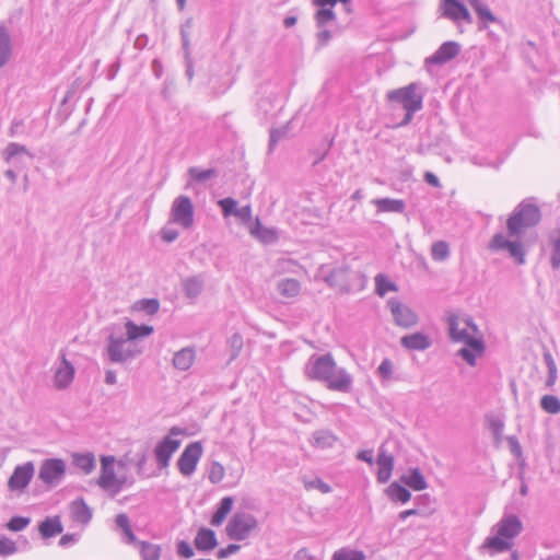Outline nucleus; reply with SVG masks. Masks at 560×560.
Here are the masks:
<instances>
[{"instance_id":"obj_1","label":"nucleus","mask_w":560,"mask_h":560,"mask_svg":"<svg viewBox=\"0 0 560 560\" xmlns=\"http://www.w3.org/2000/svg\"><path fill=\"white\" fill-rule=\"evenodd\" d=\"M540 221V208L533 199L522 200L506 220L508 235L515 240H509L502 233H495L488 248L493 252L506 250L518 265H524L526 250L518 238L527 229L535 228Z\"/></svg>"},{"instance_id":"obj_2","label":"nucleus","mask_w":560,"mask_h":560,"mask_svg":"<svg viewBox=\"0 0 560 560\" xmlns=\"http://www.w3.org/2000/svg\"><path fill=\"white\" fill-rule=\"evenodd\" d=\"M305 374L310 380L325 382L330 390L349 393L352 386V376L343 368H337L331 353L313 354L305 366Z\"/></svg>"},{"instance_id":"obj_3","label":"nucleus","mask_w":560,"mask_h":560,"mask_svg":"<svg viewBox=\"0 0 560 560\" xmlns=\"http://www.w3.org/2000/svg\"><path fill=\"white\" fill-rule=\"evenodd\" d=\"M448 336L454 342H463L464 347L457 351L460 357L470 366L476 365V359L482 357L486 351V343L482 336H474L467 329H459V318L457 315L452 314L447 318Z\"/></svg>"},{"instance_id":"obj_4","label":"nucleus","mask_w":560,"mask_h":560,"mask_svg":"<svg viewBox=\"0 0 560 560\" xmlns=\"http://www.w3.org/2000/svg\"><path fill=\"white\" fill-rule=\"evenodd\" d=\"M523 530L522 521L518 516L511 514L501 518L497 524V534L488 536L480 549L489 551L490 556L505 552L512 549L513 539L518 536Z\"/></svg>"},{"instance_id":"obj_5","label":"nucleus","mask_w":560,"mask_h":560,"mask_svg":"<svg viewBox=\"0 0 560 560\" xmlns=\"http://www.w3.org/2000/svg\"><path fill=\"white\" fill-rule=\"evenodd\" d=\"M140 353L141 349H137L126 337L114 334L107 337L105 354L112 363H125Z\"/></svg>"},{"instance_id":"obj_6","label":"nucleus","mask_w":560,"mask_h":560,"mask_svg":"<svg viewBox=\"0 0 560 560\" xmlns=\"http://www.w3.org/2000/svg\"><path fill=\"white\" fill-rule=\"evenodd\" d=\"M185 429L172 427L168 434L158 442L153 450V454L160 469L167 468L173 454L179 448L182 441L173 439V436L182 435Z\"/></svg>"},{"instance_id":"obj_7","label":"nucleus","mask_w":560,"mask_h":560,"mask_svg":"<svg viewBox=\"0 0 560 560\" xmlns=\"http://www.w3.org/2000/svg\"><path fill=\"white\" fill-rule=\"evenodd\" d=\"M421 84L411 82L410 84L392 90L387 93V100L400 104L402 108H411V112H418L422 108L423 94L420 92Z\"/></svg>"},{"instance_id":"obj_8","label":"nucleus","mask_w":560,"mask_h":560,"mask_svg":"<svg viewBox=\"0 0 560 560\" xmlns=\"http://www.w3.org/2000/svg\"><path fill=\"white\" fill-rule=\"evenodd\" d=\"M257 527L258 521L253 514L237 512L230 518L225 532L230 539L242 541L248 538L250 533Z\"/></svg>"},{"instance_id":"obj_9","label":"nucleus","mask_w":560,"mask_h":560,"mask_svg":"<svg viewBox=\"0 0 560 560\" xmlns=\"http://www.w3.org/2000/svg\"><path fill=\"white\" fill-rule=\"evenodd\" d=\"M203 446L200 441L189 443L177 459V467L185 477L191 476L202 456Z\"/></svg>"},{"instance_id":"obj_10","label":"nucleus","mask_w":560,"mask_h":560,"mask_svg":"<svg viewBox=\"0 0 560 560\" xmlns=\"http://www.w3.org/2000/svg\"><path fill=\"white\" fill-rule=\"evenodd\" d=\"M172 220L182 225L184 229H189L194 224V206L189 197L178 196L172 205L171 209Z\"/></svg>"},{"instance_id":"obj_11","label":"nucleus","mask_w":560,"mask_h":560,"mask_svg":"<svg viewBox=\"0 0 560 560\" xmlns=\"http://www.w3.org/2000/svg\"><path fill=\"white\" fill-rule=\"evenodd\" d=\"M66 474V464L60 458L45 459L38 471V479L49 486H56Z\"/></svg>"},{"instance_id":"obj_12","label":"nucleus","mask_w":560,"mask_h":560,"mask_svg":"<svg viewBox=\"0 0 560 560\" xmlns=\"http://www.w3.org/2000/svg\"><path fill=\"white\" fill-rule=\"evenodd\" d=\"M387 305L392 312L396 325L404 328H409L417 325L418 315L409 306L402 304L400 301L394 298L387 301Z\"/></svg>"},{"instance_id":"obj_13","label":"nucleus","mask_w":560,"mask_h":560,"mask_svg":"<svg viewBox=\"0 0 560 560\" xmlns=\"http://www.w3.org/2000/svg\"><path fill=\"white\" fill-rule=\"evenodd\" d=\"M34 471L35 467L32 462L16 466L8 480L9 490L23 491L31 482Z\"/></svg>"},{"instance_id":"obj_14","label":"nucleus","mask_w":560,"mask_h":560,"mask_svg":"<svg viewBox=\"0 0 560 560\" xmlns=\"http://www.w3.org/2000/svg\"><path fill=\"white\" fill-rule=\"evenodd\" d=\"M459 51L460 45L457 42H444L433 55L425 58L424 63L427 67L442 66L457 57Z\"/></svg>"},{"instance_id":"obj_15","label":"nucleus","mask_w":560,"mask_h":560,"mask_svg":"<svg viewBox=\"0 0 560 560\" xmlns=\"http://www.w3.org/2000/svg\"><path fill=\"white\" fill-rule=\"evenodd\" d=\"M442 10L443 16L452 20L457 25L463 21L471 23V16L468 9L459 0H443Z\"/></svg>"},{"instance_id":"obj_16","label":"nucleus","mask_w":560,"mask_h":560,"mask_svg":"<svg viewBox=\"0 0 560 560\" xmlns=\"http://www.w3.org/2000/svg\"><path fill=\"white\" fill-rule=\"evenodd\" d=\"M115 457L102 456L101 458V475L97 479V485L104 490H110L116 481V474L114 469Z\"/></svg>"},{"instance_id":"obj_17","label":"nucleus","mask_w":560,"mask_h":560,"mask_svg":"<svg viewBox=\"0 0 560 560\" xmlns=\"http://www.w3.org/2000/svg\"><path fill=\"white\" fill-rule=\"evenodd\" d=\"M376 463L378 465L377 481L380 483H386L390 479L395 458L392 454H387L384 445L380 446Z\"/></svg>"},{"instance_id":"obj_18","label":"nucleus","mask_w":560,"mask_h":560,"mask_svg":"<svg viewBox=\"0 0 560 560\" xmlns=\"http://www.w3.org/2000/svg\"><path fill=\"white\" fill-rule=\"evenodd\" d=\"M218 544L215 532L208 527H200L194 539L195 548L205 553L212 551Z\"/></svg>"},{"instance_id":"obj_19","label":"nucleus","mask_w":560,"mask_h":560,"mask_svg":"<svg viewBox=\"0 0 560 560\" xmlns=\"http://www.w3.org/2000/svg\"><path fill=\"white\" fill-rule=\"evenodd\" d=\"M400 345L408 350L424 351L432 346L431 338L421 331L405 335L400 338Z\"/></svg>"},{"instance_id":"obj_20","label":"nucleus","mask_w":560,"mask_h":560,"mask_svg":"<svg viewBox=\"0 0 560 560\" xmlns=\"http://www.w3.org/2000/svg\"><path fill=\"white\" fill-rule=\"evenodd\" d=\"M250 235L262 244H275L279 240V232L276 228H267L256 218L254 224L249 229Z\"/></svg>"},{"instance_id":"obj_21","label":"nucleus","mask_w":560,"mask_h":560,"mask_svg":"<svg viewBox=\"0 0 560 560\" xmlns=\"http://www.w3.org/2000/svg\"><path fill=\"white\" fill-rule=\"evenodd\" d=\"M3 154L7 163L11 165H18L19 163L33 159V155L28 152L26 147L16 142L9 143Z\"/></svg>"},{"instance_id":"obj_22","label":"nucleus","mask_w":560,"mask_h":560,"mask_svg":"<svg viewBox=\"0 0 560 560\" xmlns=\"http://www.w3.org/2000/svg\"><path fill=\"white\" fill-rule=\"evenodd\" d=\"M71 518L82 525H88L93 516L92 509L83 498H77L70 504Z\"/></svg>"},{"instance_id":"obj_23","label":"nucleus","mask_w":560,"mask_h":560,"mask_svg":"<svg viewBox=\"0 0 560 560\" xmlns=\"http://www.w3.org/2000/svg\"><path fill=\"white\" fill-rule=\"evenodd\" d=\"M73 378L74 368L63 355L61 364L55 373V386L58 389H66L72 383Z\"/></svg>"},{"instance_id":"obj_24","label":"nucleus","mask_w":560,"mask_h":560,"mask_svg":"<svg viewBox=\"0 0 560 560\" xmlns=\"http://www.w3.org/2000/svg\"><path fill=\"white\" fill-rule=\"evenodd\" d=\"M38 532L44 539L52 538L61 534L63 532V525L61 523L60 516H46L38 524Z\"/></svg>"},{"instance_id":"obj_25","label":"nucleus","mask_w":560,"mask_h":560,"mask_svg":"<svg viewBox=\"0 0 560 560\" xmlns=\"http://www.w3.org/2000/svg\"><path fill=\"white\" fill-rule=\"evenodd\" d=\"M547 246L550 249V265L552 270L560 269V228H555L548 233Z\"/></svg>"},{"instance_id":"obj_26","label":"nucleus","mask_w":560,"mask_h":560,"mask_svg":"<svg viewBox=\"0 0 560 560\" xmlns=\"http://www.w3.org/2000/svg\"><path fill=\"white\" fill-rule=\"evenodd\" d=\"M485 422L487 429L492 433L493 444L495 447L501 445L504 430V419L500 416H495L492 412L486 413Z\"/></svg>"},{"instance_id":"obj_27","label":"nucleus","mask_w":560,"mask_h":560,"mask_svg":"<svg viewBox=\"0 0 560 560\" xmlns=\"http://www.w3.org/2000/svg\"><path fill=\"white\" fill-rule=\"evenodd\" d=\"M234 504L233 497H223L217 504L214 512L212 513L210 524L212 526H220L229 513L232 511Z\"/></svg>"},{"instance_id":"obj_28","label":"nucleus","mask_w":560,"mask_h":560,"mask_svg":"<svg viewBox=\"0 0 560 560\" xmlns=\"http://www.w3.org/2000/svg\"><path fill=\"white\" fill-rule=\"evenodd\" d=\"M400 482L413 491H421L428 488V482L418 467L410 468L407 475H402Z\"/></svg>"},{"instance_id":"obj_29","label":"nucleus","mask_w":560,"mask_h":560,"mask_svg":"<svg viewBox=\"0 0 560 560\" xmlns=\"http://www.w3.org/2000/svg\"><path fill=\"white\" fill-rule=\"evenodd\" d=\"M125 328L126 338L131 343L140 338L151 336L154 331L153 326L147 324L137 325L132 320H127L125 324Z\"/></svg>"},{"instance_id":"obj_30","label":"nucleus","mask_w":560,"mask_h":560,"mask_svg":"<svg viewBox=\"0 0 560 560\" xmlns=\"http://www.w3.org/2000/svg\"><path fill=\"white\" fill-rule=\"evenodd\" d=\"M115 524L121 530L122 541L136 547V545L140 540L136 537V535L131 528L128 515L126 513L118 514L115 518Z\"/></svg>"},{"instance_id":"obj_31","label":"nucleus","mask_w":560,"mask_h":560,"mask_svg":"<svg viewBox=\"0 0 560 560\" xmlns=\"http://www.w3.org/2000/svg\"><path fill=\"white\" fill-rule=\"evenodd\" d=\"M12 40L8 28L0 23V68L4 67L12 57Z\"/></svg>"},{"instance_id":"obj_32","label":"nucleus","mask_w":560,"mask_h":560,"mask_svg":"<svg viewBox=\"0 0 560 560\" xmlns=\"http://www.w3.org/2000/svg\"><path fill=\"white\" fill-rule=\"evenodd\" d=\"M378 212H393L402 213L406 209V203L401 199L378 198L372 201Z\"/></svg>"},{"instance_id":"obj_33","label":"nucleus","mask_w":560,"mask_h":560,"mask_svg":"<svg viewBox=\"0 0 560 560\" xmlns=\"http://www.w3.org/2000/svg\"><path fill=\"white\" fill-rule=\"evenodd\" d=\"M195 350L190 347H186L175 352L173 357V365L175 369L180 371H187L194 363Z\"/></svg>"},{"instance_id":"obj_34","label":"nucleus","mask_w":560,"mask_h":560,"mask_svg":"<svg viewBox=\"0 0 560 560\" xmlns=\"http://www.w3.org/2000/svg\"><path fill=\"white\" fill-rule=\"evenodd\" d=\"M385 492L394 502L407 503L411 499L410 490L398 481L392 482Z\"/></svg>"},{"instance_id":"obj_35","label":"nucleus","mask_w":560,"mask_h":560,"mask_svg":"<svg viewBox=\"0 0 560 560\" xmlns=\"http://www.w3.org/2000/svg\"><path fill=\"white\" fill-rule=\"evenodd\" d=\"M469 5L478 15L479 20L482 22V26L487 27L489 23H493L497 21V18L489 9L488 4L482 0H468Z\"/></svg>"},{"instance_id":"obj_36","label":"nucleus","mask_w":560,"mask_h":560,"mask_svg":"<svg viewBox=\"0 0 560 560\" xmlns=\"http://www.w3.org/2000/svg\"><path fill=\"white\" fill-rule=\"evenodd\" d=\"M203 289L201 276H191L183 280V291L188 299H196Z\"/></svg>"},{"instance_id":"obj_37","label":"nucleus","mask_w":560,"mask_h":560,"mask_svg":"<svg viewBox=\"0 0 560 560\" xmlns=\"http://www.w3.org/2000/svg\"><path fill=\"white\" fill-rule=\"evenodd\" d=\"M313 445L319 448H329L337 441V436L330 430H316L312 435Z\"/></svg>"},{"instance_id":"obj_38","label":"nucleus","mask_w":560,"mask_h":560,"mask_svg":"<svg viewBox=\"0 0 560 560\" xmlns=\"http://www.w3.org/2000/svg\"><path fill=\"white\" fill-rule=\"evenodd\" d=\"M277 290L284 298H295L301 290V284L296 279L285 278L278 282Z\"/></svg>"},{"instance_id":"obj_39","label":"nucleus","mask_w":560,"mask_h":560,"mask_svg":"<svg viewBox=\"0 0 560 560\" xmlns=\"http://www.w3.org/2000/svg\"><path fill=\"white\" fill-rule=\"evenodd\" d=\"M149 451V444L144 443L140 446V448L133 454V457L130 459V465L136 466L137 474L140 477H149V475L144 474V467L148 460Z\"/></svg>"},{"instance_id":"obj_40","label":"nucleus","mask_w":560,"mask_h":560,"mask_svg":"<svg viewBox=\"0 0 560 560\" xmlns=\"http://www.w3.org/2000/svg\"><path fill=\"white\" fill-rule=\"evenodd\" d=\"M136 548H138L142 560H159L161 557V547L159 545L140 540Z\"/></svg>"},{"instance_id":"obj_41","label":"nucleus","mask_w":560,"mask_h":560,"mask_svg":"<svg viewBox=\"0 0 560 560\" xmlns=\"http://www.w3.org/2000/svg\"><path fill=\"white\" fill-rule=\"evenodd\" d=\"M72 463L85 474L92 472L95 468V457L92 453H75L72 455Z\"/></svg>"},{"instance_id":"obj_42","label":"nucleus","mask_w":560,"mask_h":560,"mask_svg":"<svg viewBox=\"0 0 560 560\" xmlns=\"http://www.w3.org/2000/svg\"><path fill=\"white\" fill-rule=\"evenodd\" d=\"M398 291V287L395 282L389 280V278L384 273H378L375 277V293L380 296H384L387 292Z\"/></svg>"},{"instance_id":"obj_43","label":"nucleus","mask_w":560,"mask_h":560,"mask_svg":"<svg viewBox=\"0 0 560 560\" xmlns=\"http://www.w3.org/2000/svg\"><path fill=\"white\" fill-rule=\"evenodd\" d=\"M133 311L144 312L147 315H154L160 310V301L158 299H141L132 305Z\"/></svg>"},{"instance_id":"obj_44","label":"nucleus","mask_w":560,"mask_h":560,"mask_svg":"<svg viewBox=\"0 0 560 560\" xmlns=\"http://www.w3.org/2000/svg\"><path fill=\"white\" fill-rule=\"evenodd\" d=\"M348 270H349L348 266H340V267L332 268L325 276L326 283L330 287L340 285L345 281Z\"/></svg>"},{"instance_id":"obj_45","label":"nucleus","mask_w":560,"mask_h":560,"mask_svg":"<svg viewBox=\"0 0 560 560\" xmlns=\"http://www.w3.org/2000/svg\"><path fill=\"white\" fill-rule=\"evenodd\" d=\"M365 553L362 550L350 548H340L332 553L331 560H365Z\"/></svg>"},{"instance_id":"obj_46","label":"nucleus","mask_w":560,"mask_h":560,"mask_svg":"<svg viewBox=\"0 0 560 560\" xmlns=\"http://www.w3.org/2000/svg\"><path fill=\"white\" fill-rule=\"evenodd\" d=\"M542 357H544L545 364L548 369L546 386L551 387L557 380V365H556V362L553 360L551 352L548 349H546V348L544 349Z\"/></svg>"},{"instance_id":"obj_47","label":"nucleus","mask_w":560,"mask_h":560,"mask_svg":"<svg viewBox=\"0 0 560 560\" xmlns=\"http://www.w3.org/2000/svg\"><path fill=\"white\" fill-rule=\"evenodd\" d=\"M450 254V245L445 241H438L431 247V257L435 261L446 260Z\"/></svg>"},{"instance_id":"obj_48","label":"nucleus","mask_w":560,"mask_h":560,"mask_svg":"<svg viewBox=\"0 0 560 560\" xmlns=\"http://www.w3.org/2000/svg\"><path fill=\"white\" fill-rule=\"evenodd\" d=\"M228 348L230 352V359L229 362L234 361L241 353L243 349V337L238 332H234L229 339H228Z\"/></svg>"},{"instance_id":"obj_49","label":"nucleus","mask_w":560,"mask_h":560,"mask_svg":"<svg viewBox=\"0 0 560 560\" xmlns=\"http://www.w3.org/2000/svg\"><path fill=\"white\" fill-rule=\"evenodd\" d=\"M540 407L548 413L557 415L560 412V399L555 395H545L540 399Z\"/></svg>"},{"instance_id":"obj_50","label":"nucleus","mask_w":560,"mask_h":560,"mask_svg":"<svg viewBox=\"0 0 560 560\" xmlns=\"http://www.w3.org/2000/svg\"><path fill=\"white\" fill-rule=\"evenodd\" d=\"M209 86L214 95H221L230 89L231 83L226 75L224 78L211 77L209 79Z\"/></svg>"},{"instance_id":"obj_51","label":"nucleus","mask_w":560,"mask_h":560,"mask_svg":"<svg viewBox=\"0 0 560 560\" xmlns=\"http://www.w3.org/2000/svg\"><path fill=\"white\" fill-rule=\"evenodd\" d=\"M316 24L318 28L325 27L328 23L336 20V14L332 8H320L315 15Z\"/></svg>"},{"instance_id":"obj_52","label":"nucleus","mask_w":560,"mask_h":560,"mask_svg":"<svg viewBox=\"0 0 560 560\" xmlns=\"http://www.w3.org/2000/svg\"><path fill=\"white\" fill-rule=\"evenodd\" d=\"M31 523V518L26 516L14 515L5 524L7 529L10 532H21L25 529Z\"/></svg>"},{"instance_id":"obj_53","label":"nucleus","mask_w":560,"mask_h":560,"mask_svg":"<svg viewBox=\"0 0 560 560\" xmlns=\"http://www.w3.org/2000/svg\"><path fill=\"white\" fill-rule=\"evenodd\" d=\"M433 500L430 494L424 493L415 498L416 509H420L421 515L431 514L434 509L432 508Z\"/></svg>"},{"instance_id":"obj_54","label":"nucleus","mask_w":560,"mask_h":560,"mask_svg":"<svg viewBox=\"0 0 560 560\" xmlns=\"http://www.w3.org/2000/svg\"><path fill=\"white\" fill-rule=\"evenodd\" d=\"M192 27V19H187L180 26V38L184 54H191L189 30Z\"/></svg>"},{"instance_id":"obj_55","label":"nucleus","mask_w":560,"mask_h":560,"mask_svg":"<svg viewBox=\"0 0 560 560\" xmlns=\"http://www.w3.org/2000/svg\"><path fill=\"white\" fill-rule=\"evenodd\" d=\"M225 469L224 466L219 462H212L209 470V481L213 485L219 483L224 478Z\"/></svg>"},{"instance_id":"obj_56","label":"nucleus","mask_w":560,"mask_h":560,"mask_svg":"<svg viewBox=\"0 0 560 560\" xmlns=\"http://www.w3.org/2000/svg\"><path fill=\"white\" fill-rule=\"evenodd\" d=\"M18 552V546L12 539L0 536V557H9Z\"/></svg>"},{"instance_id":"obj_57","label":"nucleus","mask_w":560,"mask_h":560,"mask_svg":"<svg viewBox=\"0 0 560 560\" xmlns=\"http://www.w3.org/2000/svg\"><path fill=\"white\" fill-rule=\"evenodd\" d=\"M506 441L510 446V452L512 455L520 462L521 466L525 465V459L523 458L522 446L515 435L506 436Z\"/></svg>"},{"instance_id":"obj_58","label":"nucleus","mask_w":560,"mask_h":560,"mask_svg":"<svg viewBox=\"0 0 560 560\" xmlns=\"http://www.w3.org/2000/svg\"><path fill=\"white\" fill-rule=\"evenodd\" d=\"M218 205L220 206L221 211L225 218L234 215L238 207L237 201L232 197H226L219 200Z\"/></svg>"},{"instance_id":"obj_59","label":"nucleus","mask_w":560,"mask_h":560,"mask_svg":"<svg viewBox=\"0 0 560 560\" xmlns=\"http://www.w3.org/2000/svg\"><path fill=\"white\" fill-rule=\"evenodd\" d=\"M303 485L306 490L317 489L322 493H329L331 491V487L319 477L312 480H304Z\"/></svg>"},{"instance_id":"obj_60","label":"nucleus","mask_w":560,"mask_h":560,"mask_svg":"<svg viewBox=\"0 0 560 560\" xmlns=\"http://www.w3.org/2000/svg\"><path fill=\"white\" fill-rule=\"evenodd\" d=\"M176 552L183 559H190L194 557L195 551L187 540H178L176 544Z\"/></svg>"},{"instance_id":"obj_61","label":"nucleus","mask_w":560,"mask_h":560,"mask_svg":"<svg viewBox=\"0 0 560 560\" xmlns=\"http://www.w3.org/2000/svg\"><path fill=\"white\" fill-rule=\"evenodd\" d=\"M394 365L393 362L385 358L377 368V372L383 380H390L393 376Z\"/></svg>"},{"instance_id":"obj_62","label":"nucleus","mask_w":560,"mask_h":560,"mask_svg":"<svg viewBox=\"0 0 560 560\" xmlns=\"http://www.w3.org/2000/svg\"><path fill=\"white\" fill-rule=\"evenodd\" d=\"M240 549H241L240 545H237V544H230L225 548L219 549V551L217 552V557L219 559H226L230 556L238 552Z\"/></svg>"},{"instance_id":"obj_63","label":"nucleus","mask_w":560,"mask_h":560,"mask_svg":"<svg viewBox=\"0 0 560 560\" xmlns=\"http://www.w3.org/2000/svg\"><path fill=\"white\" fill-rule=\"evenodd\" d=\"M287 132V129L285 128H282V129H272L270 131V139H269V151H272L273 148L276 147L277 142L282 138L284 137Z\"/></svg>"},{"instance_id":"obj_64","label":"nucleus","mask_w":560,"mask_h":560,"mask_svg":"<svg viewBox=\"0 0 560 560\" xmlns=\"http://www.w3.org/2000/svg\"><path fill=\"white\" fill-rule=\"evenodd\" d=\"M79 538H80V535L77 533L65 534L61 536L58 544L60 547L67 548L71 545H74L79 540Z\"/></svg>"}]
</instances>
